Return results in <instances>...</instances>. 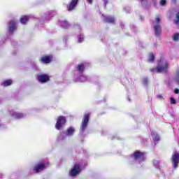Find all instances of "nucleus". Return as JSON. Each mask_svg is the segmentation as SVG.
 <instances>
[{"instance_id":"1","label":"nucleus","mask_w":179,"mask_h":179,"mask_svg":"<svg viewBox=\"0 0 179 179\" xmlns=\"http://www.w3.org/2000/svg\"><path fill=\"white\" fill-rule=\"evenodd\" d=\"M169 66L170 64H169V62L165 60L164 57H162L157 68L152 69L151 72H153V73H166V72L169 71Z\"/></svg>"},{"instance_id":"2","label":"nucleus","mask_w":179,"mask_h":179,"mask_svg":"<svg viewBox=\"0 0 179 179\" xmlns=\"http://www.w3.org/2000/svg\"><path fill=\"white\" fill-rule=\"evenodd\" d=\"M145 159L146 156L144 152L136 150L131 155V159H129L130 164H133L132 162L135 163H142V162H145Z\"/></svg>"},{"instance_id":"3","label":"nucleus","mask_w":179,"mask_h":179,"mask_svg":"<svg viewBox=\"0 0 179 179\" xmlns=\"http://www.w3.org/2000/svg\"><path fill=\"white\" fill-rule=\"evenodd\" d=\"M161 21L162 17L160 15H158L152 22V26L154 27L155 35L156 36V37H159L162 33V25L160 24Z\"/></svg>"},{"instance_id":"4","label":"nucleus","mask_w":179,"mask_h":179,"mask_svg":"<svg viewBox=\"0 0 179 179\" xmlns=\"http://www.w3.org/2000/svg\"><path fill=\"white\" fill-rule=\"evenodd\" d=\"M75 127H69L66 130V131H62L59 136V139L60 141H64V139L67 137V136H73V134H75Z\"/></svg>"},{"instance_id":"5","label":"nucleus","mask_w":179,"mask_h":179,"mask_svg":"<svg viewBox=\"0 0 179 179\" xmlns=\"http://www.w3.org/2000/svg\"><path fill=\"white\" fill-rule=\"evenodd\" d=\"M90 117V116L89 115V113L84 115V117L82 120L81 126H80V134H83L85 132L86 128H87Z\"/></svg>"},{"instance_id":"6","label":"nucleus","mask_w":179,"mask_h":179,"mask_svg":"<svg viewBox=\"0 0 179 179\" xmlns=\"http://www.w3.org/2000/svg\"><path fill=\"white\" fill-rule=\"evenodd\" d=\"M65 124H66V118L63 116L59 117L55 124L56 129L59 131V129H61V128H62Z\"/></svg>"},{"instance_id":"7","label":"nucleus","mask_w":179,"mask_h":179,"mask_svg":"<svg viewBox=\"0 0 179 179\" xmlns=\"http://www.w3.org/2000/svg\"><path fill=\"white\" fill-rule=\"evenodd\" d=\"M172 164L174 169H177L178 167L179 163V154L177 151H174L172 157H171Z\"/></svg>"},{"instance_id":"8","label":"nucleus","mask_w":179,"mask_h":179,"mask_svg":"<svg viewBox=\"0 0 179 179\" xmlns=\"http://www.w3.org/2000/svg\"><path fill=\"white\" fill-rule=\"evenodd\" d=\"M79 173H80V165H79V164H76L73 168V170H71L70 172V176L71 177H75V176H78Z\"/></svg>"},{"instance_id":"9","label":"nucleus","mask_w":179,"mask_h":179,"mask_svg":"<svg viewBox=\"0 0 179 179\" xmlns=\"http://www.w3.org/2000/svg\"><path fill=\"white\" fill-rule=\"evenodd\" d=\"M74 80L75 82H87L89 78L83 74H79L74 76Z\"/></svg>"},{"instance_id":"10","label":"nucleus","mask_w":179,"mask_h":179,"mask_svg":"<svg viewBox=\"0 0 179 179\" xmlns=\"http://www.w3.org/2000/svg\"><path fill=\"white\" fill-rule=\"evenodd\" d=\"M79 0H71V1L67 5V10L71 12V10H75L76 6H78V3Z\"/></svg>"},{"instance_id":"11","label":"nucleus","mask_w":179,"mask_h":179,"mask_svg":"<svg viewBox=\"0 0 179 179\" xmlns=\"http://www.w3.org/2000/svg\"><path fill=\"white\" fill-rule=\"evenodd\" d=\"M38 80L40 83H45L50 80L48 75L41 74L38 76Z\"/></svg>"},{"instance_id":"12","label":"nucleus","mask_w":179,"mask_h":179,"mask_svg":"<svg viewBox=\"0 0 179 179\" xmlns=\"http://www.w3.org/2000/svg\"><path fill=\"white\" fill-rule=\"evenodd\" d=\"M10 114L13 118L19 119V118H23L24 117V113H20L17 112H15L14 110H11L10 112Z\"/></svg>"},{"instance_id":"13","label":"nucleus","mask_w":179,"mask_h":179,"mask_svg":"<svg viewBox=\"0 0 179 179\" xmlns=\"http://www.w3.org/2000/svg\"><path fill=\"white\" fill-rule=\"evenodd\" d=\"M102 17L103 20L107 23H112V24L115 23V19L114 18V17H112L110 15L106 16L104 15H102Z\"/></svg>"},{"instance_id":"14","label":"nucleus","mask_w":179,"mask_h":179,"mask_svg":"<svg viewBox=\"0 0 179 179\" xmlns=\"http://www.w3.org/2000/svg\"><path fill=\"white\" fill-rule=\"evenodd\" d=\"M8 27H9V31L10 34H13L15 30H16V21L15 20H11L10 21L8 24Z\"/></svg>"},{"instance_id":"15","label":"nucleus","mask_w":179,"mask_h":179,"mask_svg":"<svg viewBox=\"0 0 179 179\" xmlns=\"http://www.w3.org/2000/svg\"><path fill=\"white\" fill-rule=\"evenodd\" d=\"M45 167V165H44V164H39L34 168V171L35 173H40L41 170H44Z\"/></svg>"},{"instance_id":"16","label":"nucleus","mask_w":179,"mask_h":179,"mask_svg":"<svg viewBox=\"0 0 179 179\" xmlns=\"http://www.w3.org/2000/svg\"><path fill=\"white\" fill-rule=\"evenodd\" d=\"M85 71V66L83 64H80L77 66V73L75 75H83Z\"/></svg>"},{"instance_id":"17","label":"nucleus","mask_w":179,"mask_h":179,"mask_svg":"<svg viewBox=\"0 0 179 179\" xmlns=\"http://www.w3.org/2000/svg\"><path fill=\"white\" fill-rule=\"evenodd\" d=\"M151 135L155 143H156V142H158V141H160V137L156 131H152Z\"/></svg>"},{"instance_id":"18","label":"nucleus","mask_w":179,"mask_h":179,"mask_svg":"<svg viewBox=\"0 0 179 179\" xmlns=\"http://www.w3.org/2000/svg\"><path fill=\"white\" fill-rule=\"evenodd\" d=\"M140 1L144 9H148L150 7V4H149L148 0H140Z\"/></svg>"},{"instance_id":"19","label":"nucleus","mask_w":179,"mask_h":179,"mask_svg":"<svg viewBox=\"0 0 179 179\" xmlns=\"http://www.w3.org/2000/svg\"><path fill=\"white\" fill-rule=\"evenodd\" d=\"M29 19H30V17H29L27 15H24L21 17L20 23H22V24H26V23H27L29 22Z\"/></svg>"},{"instance_id":"20","label":"nucleus","mask_w":179,"mask_h":179,"mask_svg":"<svg viewBox=\"0 0 179 179\" xmlns=\"http://www.w3.org/2000/svg\"><path fill=\"white\" fill-rule=\"evenodd\" d=\"M41 61L43 62V64H50V62H51V58H50L48 56H45L42 57Z\"/></svg>"},{"instance_id":"21","label":"nucleus","mask_w":179,"mask_h":179,"mask_svg":"<svg viewBox=\"0 0 179 179\" xmlns=\"http://www.w3.org/2000/svg\"><path fill=\"white\" fill-rule=\"evenodd\" d=\"M60 26L61 27H63V29H68L69 23H68V21L66 20H62L60 21Z\"/></svg>"},{"instance_id":"22","label":"nucleus","mask_w":179,"mask_h":179,"mask_svg":"<svg viewBox=\"0 0 179 179\" xmlns=\"http://www.w3.org/2000/svg\"><path fill=\"white\" fill-rule=\"evenodd\" d=\"M174 81L176 83L179 84V70H177L175 73Z\"/></svg>"},{"instance_id":"23","label":"nucleus","mask_w":179,"mask_h":179,"mask_svg":"<svg viewBox=\"0 0 179 179\" xmlns=\"http://www.w3.org/2000/svg\"><path fill=\"white\" fill-rule=\"evenodd\" d=\"M3 86H10V85H12V80H7L6 81H4L3 83H2Z\"/></svg>"},{"instance_id":"24","label":"nucleus","mask_w":179,"mask_h":179,"mask_svg":"<svg viewBox=\"0 0 179 179\" xmlns=\"http://www.w3.org/2000/svg\"><path fill=\"white\" fill-rule=\"evenodd\" d=\"M153 165L156 169H159L160 167V162L157 161V160H155L153 162Z\"/></svg>"},{"instance_id":"25","label":"nucleus","mask_w":179,"mask_h":179,"mask_svg":"<svg viewBox=\"0 0 179 179\" xmlns=\"http://www.w3.org/2000/svg\"><path fill=\"white\" fill-rule=\"evenodd\" d=\"M155 61V55L153 53L150 54L149 58H148V62H153Z\"/></svg>"},{"instance_id":"26","label":"nucleus","mask_w":179,"mask_h":179,"mask_svg":"<svg viewBox=\"0 0 179 179\" xmlns=\"http://www.w3.org/2000/svg\"><path fill=\"white\" fill-rule=\"evenodd\" d=\"M178 38H179V34L178 33L174 34L173 36V40L174 41H178Z\"/></svg>"},{"instance_id":"27","label":"nucleus","mask_w":179,"mask_h":179,"mask_svg":"<svg viewBox=\"0 0 179 179\" xmlns=\"http://www.w3.org/2000/svg\"><path fill=\"white\" fill-rule=\"evenodd\" d=\"M179 22V13L176 14V19L174 20L175 24H178Z\"/></svg>"},{"instance_id":"28","label":"nucleus","mask_w":179,"mask_h":179,"mask_svg":"<svg viewBox=\"0 0 179 179\" xmlns=\"http://www.w3.org/2000/svg\"><path fill=\"white\" fill-rule=\"evenodd\" d=\"M78 38L79 43H83V41L84 40L83 35L80 34V35H78Z\"/></svg>"},{"instance_id":"29","label":"nucleus","mask_w":179,"mask_h":179,"mask_svg":"<svg viewBox=\"0 0 179 179\" xmlns=\"http://www.w3.org/2000/svg\"><path fill=\"white\" fill-rule=\"evenodd\" d=\"M55 15H57V11L56 10H51L49 13L50 17H52V16H55Z\"/></svg>"},{"instance_id":"30","label":"nucleus","mask_w":179,"mask_h":179,"mask_svg":"<svg viewBox=\"0 0 179 179\" xmlns=\"http://www.w3.org/2000/svg\"><path fill=\"white\" fill-rule=\"evenodd\" d=\"M170 100H171V104H176L177 103V101L173 97H171Z\"/></svg>"},{"instance_id":"31","label":"nucleus","mask_w":179,"mask_h":179,"mask_svg":"<svg viewBox=\"0 0 179 179\" xmlns=\"http://www.w3.org/2000/svg\"><path fill=\"white\" fill-rule=\"evenodd\" d=\"M166 0H161L159 4L161 5V6H164V5H166Z\"/></svg>"},{"instance_id":"32","label":"nucleus","mask_w":179,"mask_h":179,"mask_svg":"<svg viewBox=\"0 0 179 179\" xmlns=\"http://www.w3.org/2000/svg\"><path fill=\"white\" fill-rule=\"evenodd\" d=\"M148 78H144L143 80V85H144V86H148Z\"/></svg>"},{"instance_id":"33","label":"nucleus","mask_w":179,"mask_h":179,"mask_svg":"<svg viewBox=\"0 0 179 179\" xmlns=\"http://www.w3.org/2000/svg\"><path fill=\"white\" fill-rule=\"evenodd\" d=\"M124 10L126 13H131V8H124Z\"/></svg>"},{"instance_id":"34","label":"nucleus","mask_w":179,"mask_h":179,"mask_svg":"<svg viewBox=\"0 0 179 179\" xmlns=\"http://www.w3.org/2000/svg\"><path fill=\"white\" fill-rule=\"evenodd\" d=\"M152 3H153L155 8H157V2L156 1H152Z\"/></svg>"},{"instance_id":"35","label":"nucleus","mask_w":179,"mask_h":179,"mask_svg":"<svg viewBox=\"0 0 179 179\" xmlns=\"http://www.w3.org/2000/svg\"><path fill=\"white\" fill-rule=\"evenodd\" d=\"M174 93H175L176 94H179V90H178V89H175Z\"/></svg>"},{"instance_id":"36","label":"nucleus","mask_w":179,"mask_h":179,"mask_svg":"<svg viewBox=\"0 0 179 179\" xmlns=\"http://www.w3.org/2000/svg\"><path fill=\"white\" fill-rule=\"evenodd\" d=\"M87 3H90V5H92L93 3V0H86Z\"/></svg>"},{"instance_id":"37","label":"nucleus","mask_w":179,"mask_h":179,"mask_svg":"<svg viewBox=\"0 0 179 179\" xmlns=\"http://www.w3.org/2000/svg\"><path fill=\"white\" fill-rule=\"evenodd\" d=\"M108 3V0H103V3H104L105 6H107Z\"/></svg>"},{"instance_id":"38","label":"nucleus","mask_w":179,"mask_h":179,"mask_svg":"<svg viewBox=\"0 0 179 179\" xmlns=\"http://www.w3.org/2000/svg\"><path fill=\"white\" fill-rule=\"evenodd\" d=\"M157 99H163V96L158 94L157 95Z\"/></svg>"},{"instance_id":"39","label":"nucleus","mask_w":179,"mask_h":179,"mask_svg":"<svg viewBox=\"0 0 179 179\" xmlns=\"http://www.w3.org/2000/svg\"><path fill=\"white\" fill-rule=\"evenodd\" d=\"M120 26H121L122 29H124V24L122 23L120 24Z\"/></svg>"},{"instance_id":"40","label":"nucleus","mask_w":179,"mask_h":179,"mask_svg":"<svg viewBox=\"0 0 179 179\" xmlns=\"http://www.w3.org/2000/svg\"><path fill=\"white\" fill-rule=\"evenodd\" d=\"M152 2L156 1V0H152Z\"/></svg>"},{"instance_id":"41","label":"nucleus","mask_w":179,"mask_h":179,"mask_svg":"<svg viewBox=\"0 0 179 179\" xmlns=\"http://www.w3.org/2000/svg\"><path fill=\"white\" fill-rule=\"evenodd\" d=\"M111 139H114V138H112Z\"/></svg>"},{"instance_id":"42","label":"nucleus","mask_w":179,"mask_h":179,"mask_svg":"<svg viewBox=\"0 0 179 179\" xmlns=\"http://www.w3.org/2000/svg\"><path fill=\"white\" fill-rule=\"evenodd\" d=\"M0 178H1V176H0Z\"/></svg>"},{"instance_id":"43","label":"nucleus","mask_w":179,"mask_h":179,"mask_svg":"<svg viewBox=\"0 0 179 179\" xmlns=\"http://www.w3.org/2000/svg\"><path fill=\"white\" fill-rule=\"evenodd\" d=\"M0 127H1V124H0Z\"/></svg>"}]
</instances>
